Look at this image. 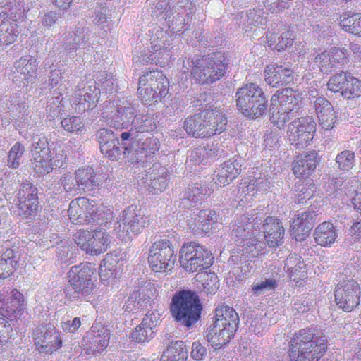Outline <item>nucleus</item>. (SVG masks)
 <instances>
[{
	"label": "nucleus",
	"instance_id": "1",
	"mask_svg": "<svg viewBox=\"0 0 361 361\" xmlns=\"http://www.w3.org/2000/svg\"><path fill=\"white\" fill-rule=\"evenodd\" d=\"M247 219L246 216L237 218L230 224L232 238L238 244L231 256L233 261L240 262V265L235 267L233 271L238 281H243L250 275L252 266L249 259L257 257L265 249L264 242L255 238L248 240L247 235L242 233L246 231L250 234L253 228V225L250 222L245 224L247 221Z\"/></svg>",
	"mask_w": 361,
	"mask_h": 361
},
{
	"label": "nucleus",
	"instance_id": "2",
	"mask_svg": "<svg viewBox=\"0 0 361 361\" xmlns=\"http://www.w3.org/2000/svg\"><path fill=\"white\" fill-rule=\"evenodd\" d=\"M228 64L225 54L216 52L184 60L182 71L185 73L190 72L199 83L212 84L225 75Z\"/></svg>",
	"mask_w": 361,
	"mask_h": 361
},
{
	"label": "nucleus",
	"instance_id": "3",
	"mask_svg": "<svg viewBox=\"0 0 361 361\" xmlns=\"http://www.w3.org/2000/svg\"><path fill=\"white\" fill-rule=\"evenodd\" d=\"M327 348V339L314 329H303L289 342L290 361H318Z\"/></svg>",
	"mask_w": 361,
	"mask_h": 361
},
{
	"label": "nucleus",
	"instance_id": "4",
	"mask_svg": "<svg viewBox=\"0 0 361 361\" xmlns=\"http://www.w3.org/2000/svg\"><path fill=\"white\" fill-rule=\"evenodd\" d=\"M68 284L64 288L66 298L71 301L89 300L97 290L96 269L90 263L73 266L67 273Z\"/></svg>",
	"mask_w": 361,
	"mask_h": 361
},
{
	"label": "nucleus",
	"instance_id": "5",
	"mask_svg": "<svg viewBox=\"0 0 361 361\" xmlns=\"http://www.w3.org/2000/svg\"><path fill=\"white\" fill-rule=\"evenodd\" d=\"M68 216L74 224H87L108 228L113 219L112 211L94 200L82 197L72 200Z\"/></svg>",
	"mask_w": 361,
	"mask_h": 361
},
{
	"label": "nucleus",
	"instance_id": "6",
	"mask_svg": "<svg viewBox=\"0 0 361 361\" xmlns=\"http://www.w3.org/2000/svg\"><path fill=\"white\" fill-rule=\"evenodd\" d=\"M149 32L151 35L150 48L147 53L134 56V64L137 67L152 63L159 64L161 67L168 66L173 53V47L168 39L169 33L164 31L163 27L157 26Z\"/></svg>",
	"mask_w": 361,
	"mask_h": 361
},
{
	"label": "nucleus",
	"instance_id": "7",
	"mask_svg": "<svg viewBox=\"0 0 361 361\" xmlns=\"http://www.w3.org/2000/svg\"><path fill=\"white\" fill-rule=\"evenodd\" d=\"M202 307L199 297L190 290L176 293L171 300L170 310L175 320L187 328L192 327L201 317Z\"/></svg>",
	"mask_w": 361,
	"mask_h": 361
},
{
	"label": "nucleus",
	"instance_id": "8",
	"mask_svg": "<svg viewBox=\"0 0 361 361\" xmlns=\"http://www.w3.org/2000/svg\"><path fill=\"white\" fill-rule=\"evenodd\" d=\"M235 97L237 108L245 117L255 119L267 111L268 100L257 84L248 83L238 89Z\"/></svg>",
	"mask_w": 361,
	"mask_h": 361
},
{
	"label": "nucleus",
	"instance_id": "9",
	"mask_svg": "<svg viewBox=\"0 0 361 361\" xmlns=\"http://www.w3.org/2000/svg\"><path fill=\"white\" fill-rule=\"evenodd\" d=\"M169 82L162 72L153 70L140 77L137 94L142 103L150 106L169 93Z\"/></svg>",
	"mask_w": 361,
	"mask_h": 361
},
{
	"label": "nucleus",
	"instance_id": "10",
	"mask_svg": "<svg viewBox=\"0 0 361 361\" xmlns=\"http://www.w3.org/2000/svg\"><path fill=\"white\" fill-rule=\"evenodd\" d=\"M34 141L32 151V166L39 176L47 174L54 168L61 167L65 161L63 150L51 152L45 137H37Z\"/></svg>",
	"mask_w": 361,
	"mask_h": 361
},
{
	"label": "nucleus",
	"instance_id": "11",
	"mask_svg": "<svg viewBox=\"0 0 361 361\" xmlns=\"http://www.w3.org/2000/svg\"><path fill=\"white\" fill-rule=\"evenodd\" d=\"M148 224L147 217L141 213L140 209L137 206L130 205L119 215L114 226V233L119 240L128 241L133 236L142 233Z\"/></svg>",
	"mask_w": 361,
	"mask_h": 361
},
{
	"label": "nucleus",
	"instance_id": "12",
	"mask_svg": "<svg viewBox=\"0 0 361 361\" xmlns=\"http://www.w3.org/2000/svg\"><path fill=\"white\" fill-rule=\"evenodd\" d=\"M242 216H246L247 221L245 224L250 222L253 225V228L250 231V234L247 232H243V234H246L248 240L251 238L257 239L259 241H262L265 244L267 243L269 247H276L281 244L283 235H284V228L282 223L277 219L269 216L264 220V223L262 226L263 234H261L260 228L259 227V223L257 220V216L254 217L252 214H246L240 216L238 218Z\"/></svg>",
	"mask_w": 361,
	"mask_h": 361
},
{
	"label": "nucleus",
	"instance_id": "13",
	"mask_svg": "<svg viewBox=\"0 0 361 361\" xmlns=\"http://www.w3.org/2000/svg\"><path fill=\"white\" fill-rule=\"evenodd\" d=\"M213 259L210 251L195 242L185 243L180 250V265L188 272H201L210 267Z\"/></svg>",
	"mask_w": 361,
	"mask_h": 361
},
{
	"label": "nucleus",
	"instance_id": "14",
	"mask_svg": "<svg viewBox=\"0 0 361 361\" xmlns=\"http://www.w3.org/2000/svg\"><path fill=\"white\" fill-rule=\"evenodd\" d=\"M101 90L96 81L90 80L82 81L77 85L72 98V109L78 114H83L96 107Z\"/></svg>",
	"mask_w": 361,
	"mask_h": 361
},
{
	"label": "nucleus",
	"instance_id": "15",
	"mask_svg": "<svg viewBox=\"0 0 361 361\" xmlns=\"http://www.w3.org/2000/svg\"><path fill=\"white\" fill-rule=\"evenodd\" d=\"M97 230L96 226L93 231L80 230L73 236L76 245L82 250L91 255H98L104 252L111 243V238L108 233L103 231L106 228Z\"/></svg>",
	"mask_w": 361,
	"mask_h": 361
},
{
	"label": "nucleus",
	"instance_id": "16",
	"mask_svg": "<svg viewBox=\"0 0 361 361\" xmlns=\"http://www.w3.org/2000/svg\"><path fill=\"white\" fill-rule=\"evenodd\" d=\"M102 114H106L110 126L115 128H128L132 126L137 114L135 104L128 101L121 104L117 101L109 102Z\"/></svg>",
	"mask_w": 361,
	"mask_h": 361
},
{
	"label": "nucleus",
	"instance_id": "17",
	"mask_svg": "<svg viewBox=\"0 0 361 361\" xmlns=\"http://www.w3.org/2000/svg\"><path fill=\"white\" fill-rule=\"evenodd\" d=\"M192 3L188 0H182L169 6L162 16L166 26L171 34H180L187 29V25L193 12L190 8Z\"/></svg>",
	"mask_w": 361,
	"mask_h": 361
},
{
	"label": "nucleus",
	"instance_id": "18",
	"mask_svg": "<svg viewBox=\"0 0 361 361\" xmlns=\"http://www.w3.org/2000/svg\"><path fill=\"white\" fill-rule=\"evenodd\" d=\"M176 257L171 242L165 238L153 243L149 250L148 262L154 271L162 272L171 269Z\"/></svg>",
	"mask_w": 361,
	"mask_h": 361
},
{
	"label": "nucleus",
	"instance_id": "19",
	"mask_svg": "<svg viewBox=\"0 0 361 361\" xmlns=\"http://www.w3.org/2000/svg\"><path fill=\"white\" fill-rule=\"evenodd\" d=\"M316 123L312 116L301 117L289 124L287 136L290 143L296 148H303L312 140Z\"/></svg>",
	"mask_w": 361,
	"mask_h": 361
},
{
	"label": "nucleus",
	"instance_id": "20",
	"mask_svg": "<svg viewBox=\"0 0 361 361\" xmlns=\"http://www.w3.org/2000/svg\"><path fill=\"white\" fill-rule=\"evenodd\" d=\"M361 290L359 283L353 279L341 281L334 291L335 301L338 307L350 312L360 303Z\"/></svg>",
	"mask_w": 361,
	"mask_h": 361
},
{
	"label": "nucleus",
	"instance_id": "21",
	"mask_svg": "<svg viewBox=\"0 0 361 361\" xmlns=\"http://www.w3.org/2000/svg\"><path fill=\"white\" fill-rule=\"evenodd\" d=\"M32 338L36 348L41 353L52 354L62 345L59 332L51 324L36 327L32 332Z\"/></svg>",
	"mask_w": 361,
	"mask_h": 361
},
{
	"label": "nucleus",
	"instance_id": "22",
	"mask_svg": "<svg viewBox=\"0 0 361 361\" xmlns=\"http://www.w3.org/2000/svg\"><path fill=\"white\" fill-rule=\"evenodd\" d=\"M110 330L101 324H94L83 338V350L87 355L101 354L109 345Z\"/></svg>",
	"mask_w": 361,
	"mask_h": 361
},
{
	"label": "nucleus",
	"instance_id": "23",
	"mask_svg": "<svg viewBox=\"0 0 361 361\" xmlns=\"http://www.w3.org/2000/svg\"><path fill=\"white\" fill-rule=\"evenodd\" d=\"M97 42V37L87 28L84 27H76L69 32L63 44L67 56L73 57L74 54L79 51L88 49Z\"/></svg>",
	"mask_w": 361,
	"mask_h": 361
},
{
	"label": "nucleus",
	"instance_id": "24",
	"mask_svg": "<svg viewBox=\"0 0 361 361\" xmlns=\"http://www.w3.org/2000/svg\"><path fill=\"white\" fill-rule=\"evenodd\" d=\"M18 215L22 219L31 216L38 209L37 188L30 181L23 183L18 192Z\"/></svg>",
	"mask_w": 361,
	"mask_h": 361
},
{
	"label": "nucleus",
	"instance_id": "25",
	"mask_svg": "<svg viewBox=\"0 0 361 361\" xmlns=\"http://www.w3.org/2000/svg\"><path fill=\"white\" fill-rule=\"evenodd\" d=\"M238 328L235 324L214 322L207 329V341L214 349H221L233 338Z\"/></svg>",
	"mask_w": 361,
	"mask_h": 361
},
{
	"label": "nucleus",
	"instance_id": "26",
	"mask_svg": "<svg viewBox=\"0 0 361 361\" xmlns=\"http://www.w3.org/2000/svg\"><path fill=\"white\" fill-rule=\"evenodd\" d=\"M138 180V185L146 188L152 194H158L164 191L169 182L167 169L164 166L154 165Z\"/></svg>",
	"mask_w": 361,
	"mask_h": 361
},
{
	"label": "nucleus",
	"instance_id": "27",
	"mask_svg": "<svg viewBox=\"0 0 361 361\" xmlns=\"http://www.w3.org/2000/svg\"><path fill=\"white\" fill-rule=\"evenodd\" d=\"M137 148L134 149L129 161L145 166L148 162H152L156 153L160 147L159 139L152 136L147 137L137 144Z\"/></svg>",
	"mask_w": 361,
	"mask_h": 361
},
{
	"label": "nucleus",
	"instance_id": "28",
	"mask_svg": "<svg viewBox=\"0 0 361 361\" xmlns=\"http://www.w3.org/2000/svg\"><path fill=\"white\" fill-rule=\"evenodd\" d=\"M203 121L202 123V137H209L220 134L226 129L227 125L226 117L218 110H204L200 112Z\"/></svg>",
	"mask_w": 361,
	"mask_h": 361
},
{
	"label": "nucleus",
	"instance_id": "29",
	"mask_svg": "<svg viewBox=\"0 0 361 361\" xmlns=\"http://www.w3.org/2000/svg\"><path fill=\"white\" fill-rule=\"evenodd\" d=\"M96 138L99 144L101 152L110 160L115 161L121 157L120 140L111 130L99 129L96 134Z\"/></svg>",
	"mask_w": 361,
	"mask_h": 361
},
{
	"label": "nucleus",
	"instance_id": "30",
	"mask_svg": "<svg viewBox=\"0 0 361 361\" xmlns=\"http://www.w3.org/2000/svg\"><path fill=\"white\" fill-rule=\"evenodd\" d=\"M38 63L37 59L32 56L26 55L21 57L15 63L13 80L16 82H22L25 85L32 83L37 76Z\"/></svg>",
	"mask_w": 361,
	"mask_h": 361
},
{
	"label": "nucleus",
	"instance_id": "31",
	"mask_svg": "<svg viewBox=\"0 0 361 361\" xmlns=\"http://www.w3.org/2000/svg\"><path fill=\"white\" fill-rule=\"evenodd\" d=\"M264 80L267 85L273 87L286 85L293 79V71L288 66L271 63L264 71Z\"/></svg>",
	"mask_w": 361,
	"mask_h": 361
},
{
	"label": "nucleus",
	"instance_id": "32",
	"mask_svg": "<svg viewBox=\"0 0 361 361\" xmlns=\"http://www.w3.org/2000/svg\"><path fill=\"white\" fill-rule=\"evenodd\" d=\"M243 162V159L240 157L224 161L216 171L214 184L217 186L228 185L240 174L242 170Z\"/></svg>",
	"mask_w": 361,
	"mask_h": 361
},
{
	"label": "nucleus",
	"instance_id": "33",
	"mask_svg": "<svg viewBox=\"0 0 361 361\" xmlns=\"http://www.w3.org/2000/svg\"><path fill=\"white\" fill-rule=\"evenodd\" d=\"M81 192H92L107 179L106 174L96 173L92 167L80 168L75 171Z\"/></svg>",
	"mask_w": 361,
	"mask_h": 361
},
{
	"label": "nucleus",
	"instance_id": "34",
	"mask_svg": "<svg viewBox=\"0 0 361 361\" xmlns=\"http://www.w3.org/2000/svg\"><path fill=\"white\" fill-rule=\"evenodd\" d=\"M319 161L318 152L314 150L302 154L293 162V173L301 180L306 179L314 171Z\"/></svg>",
	"mask_w": 361,
	"mask_h": 361
},
{
	"label": "nucleus",
	"instance_id": "35",
	"mask_svg": "<svg viewBox=\"0 0 361 361\" xmlns=\"http://www.w3.org/2000/svg\"><path fill=\"white\" fill-rule=\"evenodd\" d=\"M214 188L206 183H195L189 185L181 199L180 206L184 209L195 207L196 203L202 201L205 197L209 196Z\"/></svg>",
	"mask_w": 361,
	"mask_h": 361
},
{
	"label": "nucleus",
	"instance_id": "36",
	"mask_svg": "<svg viewBox=\"0 0 361 361\" xmlns=\"http://www.w3.org/2000/svg\"><path fill=\"white\" fill-rule=\"evenodd\" d=\"M218 215L215 211L206 209L199 211L195 217L188 220L189 228L195 234L207 233L210 225L217 221Z\"/></svg>",
	"mask_w": 361,
	"mask_h": 361
},
{
	"label": "nucleus",
	"instance_id": "37",
	"mask_svg": "<svg viewBox=\"0 0 361 361\" xmlns=\"http://www.w3.org/2000/svg\"><path fill=\"white\" fill-rule=\"evenodd\" d=\"M317 214L314 212L299 214L291 223V231L296 240H302L313 228Z\"/></svg>",
	"mask_w": 361,
	"mask_h": 361
},
{
	"label": "nucleus",
	"instance_id": "38",
	"mask_svg": "<svg viewBox=\"0 0 361 361\" xmlns=\"http://www.w3.org/2000/svg\"><path fill=\"white\" fill-rule=\"evenodd\" d=\"M271 106H279L281 110L294 114V111L296 112L298 109L295 92L290 88H285L278 91L271 97Z\"/></svg>",
	"mask_w": 361,
	"mask_h": 361
},
{
	"label": "nucleus",
	"instance_id": "39",
	"mask_svg": "<svg viewBox=\"0 0 361 361\" xmlns=\"http://www.w3.org/2000/svg\"><path fill=\"white\" fill-rule=\"evenodd\" d=\"M169 336L164 340L163 343L167 348L163 352L160 361H186L188 351L185 345L182 341H170Z\"/></svg>",
	"mask_w": 361,
	"mask_h": 361
},
{
	"label": "nucleus",
	"instance_id": "40",
	"mask_svg": "<svg viewBox=\"0 0 361 361\" xmlns=\"http://www.w3.org/2000/svg\"><path fill=\"white\" fill-rule=\"evenodd\" d=\"M337 233L334 224L330 221L319 224L314 231V239L322 247H330L334 243Z\"/></svg>",
	"mask_w": 361,
	"mask_h": 361
},
{
	"label": "nucleus",
	"instance_id": "41",
	"mask_svg": "<svg viewBox=\"0 0 361 361\" xmlns=\"http://www.w3.org/2000/svg\"><path fill=\"white\" fill-rule=\"evenodd\" d=\"M5 16L0 14V44L9 45L16 41L19 32L16 23Z\"/></svg>",
	"mask_w": 361,
	"mask_h": 361
},
{
	"label": "nucleus",
	"instance_id": "42",
	"mask_svg": "<svg viewBox=\"0 0 361 361\" xmlns=\"http://www.w3.org/2000/svg\"><path fill=\"white\" fill-rule=\"evenodd\" d=\"M19 260L18 252L7 250L0 256V279H6L13 274Z\"/></svg>",
	"mask_w": 361,
	"mask_h": 361
},
{
	"label": "nucleus",
	"instance_id": "43",
	"mask_svg": "<svg viewBox=\"0 0 361 361\" xmlns=\"http://www.w3.org/2000/svg\"><path fill=\"white\" fill-rule=\"evenodd\" d=\"M294 37L293 31L290 30H287L285 32H283L281 36L277 38V42L276 41L275 35L272 33L267 35L268 46L271 49H276L278 51H281L286 48L291 46Z\"/></svg>",
	"mask_w": 361,
	"mask_h": 361
},
{
	"label": "nucleus",
	"instance_id": "44",
	"mask_svg": "<svg viewBox=\"0 0 361 361\" xmlns=\"http://www.w3.org/2000/svg\"><path fill=\"white\" fill-rule=\"evenodd\" d=\"M218 154V149L216 146L207 145L205 147H198L192 149L188 157L187 161L193 162L194 164H200L208 158L216 157Z\"/></svg>",
	"mask_w": 361,
	"mask_h": 361
},
{
	"label": "nucleus",
	"instance_id": "45",
	"mask_svg": "<svg viewBox=\"0 0 361 361\" xmlns=\"http://www.w3.org/2000/svg\"><path fill=\"white\" fill-rule=\"evenodd\" d=\"M340 25L345 31L361 37V16L349 12L340 21Z\"/></svg>",
	"mask_w": 361,
	"mask_h": 361
},
{
	"label": "nucleus",
	"instance_id": "46",
	"mask_svg": "<svg viewBox=\"0 0 361 361\" xmlns=\"http://www.w3.org/2000/svg\"><path fill=\"white\" fill-rule=\"evenodd\" d=\"M157 127L153 116L150 114H137L131 126V131L138 133L152 132Z\"/></svg>",
	"mask_w": 361,
	"mask_h": 361
},
{
	"label": "nucleus",
	"instance_id": "47",
	"mask_svg": "<svg viewBox=\"0 0 361 361\" xmlns=\"http://www.w3.org/2000/svg\"><path fill=\"white\" fill-rule=\"evenodd\" d=\"M235 324L238 326L239 317L236 311L231 307L225 305H219L215 310V321Z\"/></svg>",
	"mask_w": 361,
	"mask_h": 361
},
{
	"label": "nucleus",
	"instance_id": "48",
	"mask_svg": "<svg viewBox=\"0 0 361 361\" xmlns=\"http://www.w3.org/2000/svg\"><path fill=\"white\" fill-rule=\"evenodd\" d=\"M141 295L140 293L134 292L128 297L123 307L124 312L136 313L144 307H147L148 304L151 305L149 298H142Z\"/></svg>",
	"mask_w": 361,
	"mask_h": 361
},
{
	"label": "nucleus",
	"instance_id": "49",
	"mask_svg": "<svg viewBox=\"0 0 361 361\" xmlns=\"http://www.w3.org/2000/svg\"><path fill=\"white\" fill-rule=\"evenodd\" d=\"M355 162V152L352 150L344 149L339 152L335 158L336 168L343 172H348L353 168Z\"/></svg>",
	"mask_w": 361,
	"mask_h": 361
},
{
	"label": "nucleus",
	"instance_id": "50",
	"mask_svg": "<svg viewBox=\"0 0 361 361\" xmlns=\"http://www.w3.org/2000/svg\"><path fill=\"white\" fill-rule=\"evenodd\" d=\"M278 286L277 281L273 278L255 281L250 289L251 296L259 297L274 291Z\"/></svg>",
	"mask_w": 361,
	"mask_h": 361
},
{
	"label": "nucleus",
	"instance_id": "51",
	"mask_svg": "<svg viewBox=\"0 0 361 361\" xmlns=\"http://www.w3.org/2000/svg\"><path fill=\"white\" fill-rule=\"evenodd\" d=\"M316 185L312 180L305 183H297L295 185V191L296 192L297 200L295 202L298 204L303 203L307 199L314 196L316 192Z\"/></svg>",
	"mask_w": 361,
	"mask_h": 361
},
{
	"label": "nucleus",
	"instance_id": "52",
	"mask_svg": "<svg viewBox=\"0 0 361 361\" xmlns=\"http://www.w3.org/2000/svg\"><path fill=\"white\" fill-rule=\"evenodd\" d=\"M62 93L59 92V95L53 97L47 100L45 107L47 118L49 121L55 119L62 112L64 111L63 104H62Z\"/></svg>",
	"mask_w": 361,
	"mask_h": 361
},
{
	"label": "nucleus",
	"instance_id": "53",
	"mask_svg": "<svg viewBox=\"0 0 361 361\" xmlns=\"http://www.w3.org/2000/svg\"><path fill=\"white\" fill-rule=\"evenodd\" d=\"M197 280H202V286L207 294H214L219 289V279L214 272H202L197 274Z\"/></svg>",
	"mask_w": 361,
	"mask_h": 361
},
{
	"label": "nucleus",
	"instance_id": "54",
	"mask_svg": "<svg viewBox=\"0 0 361 361\" xmlns=\"http://www.w3.org/2000/svg\"><path fill=\"white\" fill-rule=\"evenodd\" d=\"M154 336V330H152V327L142 326L141 323L130 333L129 338L132 342L142 344L148 343Z\"/></svg>",
	"mask_w": 361,
	"mask_h": 361
},
{
	"label": "nucleus",
	"instance_id": "55",
	"mask_svg": "<svg viewBox=\"0 0 361 361\" xmlns=\"http://www.w3.org/2000/svg\"><path fill=\"white\" fill-rule=\"evenodd\" d=\"M202 121L203 120L200 113L187 118L184 122V128L187 133L195 137H202L204 131H202Z\"/></svg>",
	"mask_w": 361,
	"mask_h": 361
},
{
	"label": "nucleus",
	"instance_id": "56",
	"mask_svg": "<svg viewBox=\"0 0 361 361\" xmlns=\"http://www.w3.org/2000/svg\"><path fill=\"white\" fill-rule=\"evenodd\" d=\"M350 77V73L347 71H341L338 74H335L328 81V89L333 92H341L343 95L344 88H345L346 83Z\"/></svg>",
	"mask_w": 361,
	"mask_h": 361
},
{
	"label": "nucleus",
	"instance_id": "57",
	"mask_svg": "<svg viewBox=\"0 0 361 361\" xmlns=\"http://www.w3.org/2000/svg\"><path fill=\"white\" fill-rule=\"evenodd\" d=\"M61 127L71 133H82L85 130L82 118L77 116H68L61 121Z\"/></svg>",
	"mask_w": 361,
	"mask_h": 361
},
{
	"label": "nucleus",
	"instance_id": "58",
	"mask_svg": "<svg viewBox=\"0 0 361 361\" xmlns=\"http://www.w3.org/2000/svg\"><path fill=\"white\" fill-rule=\"evenodd\" d=\"M60 184L64 190L71 195L82 194L75 172L74 175L70 173L64 174L60 179Z\"/></svg>",
	"mask_w": 361,
	"mask_h": 361
},
{
	"label": "nucleus",
	"instance_id": "59",
	"mask_svg": "<svg viewBox=\"0 0 361 361\" xmlns=\"http://www.w3.org/2000/svg\"><path fill=\"white\" fill-rule=\"evenodd\" d=\"M25 151L23 144L18 142H16L8 154V166L12 169H17L21 163V159Z\"/></svg>",
	"mask_w": 361,
	"mask_h": 361
},
{
	"label": "nucleus",
	"instance_id": "60",
	"mask_svg": "<svg viewBox=\"0 0 361 361\" xmlns=\"http://www.w3.org/2000/svg\"><path fill=\"white\" fill-rule=\"evenodd\" d=\"M329 52L333 68H341L348 63V49L345 48L332 47Z\"/></svg>",
	"mask_w": 361,
	"mask_h": 361
},
{
	"label": "nucleus",
	"instance_id": "61",
	"mask_svg": "<svg viewBox=\"0 0 361 361\" xmlns=\"http://www.w3.org/2000/svg\"><path fill=\"white\" fill-rule=\"evenodd\" d=\"M270 111L271 114L270 121L274 124V126H276L279 129H281L282 127H283L286 121H288L293 115V113L292 112L281 110L279 106L274 107L271 105Z\"/></svg>",
	"mask_w": 361,
	"mask_h": 361
},
{
	"label": "nucleus",
	"instance_id": "62",
	"mask_svg": "<svg viewBox=\"0 0 361 361\" xmlns=\"http://www.w3.org/2000/svg\"><path fill=\"white\" fill-rule=\"evenodd\" d=\"M343 96L347 99L361 97V80L351 75L344 88Z\"/></svg>",
	"mask_w": 361,
	"mask_h": 361
},
{
	"label": "nucleus",
	"instance_id": "63",
	"mask_svg": "<svg viewBox=\"0 0 361 361\" xmlns=\"http://www.w3.org/2000/svg\"><path fill=\"white\" fill-rule=\"evenodd\" d=\"M97 79L103 92L111 94L116 91L117 83L116 82V80L111 75L108 74L106 71L99 73Z\"/></svg>",
	"mask_w": 361,
	"mask_h": 361
},
{
	"label": "nucleus",
	"instance_id": "64",
	"mask_svg": "<svg viewBox=\"0 0 361 361\" xmlns=\"http://www.w3.org/2000/svg\"><path fill=\"white\" fill-rule=\"evenodd\" d=\"M257 192L252 178L241 183L238 189L240 197H241L240 201L243 202L250 201Z\"/></svg>",
	"mask_w": 361,
	"mask_h": 361
}]
</instances>
